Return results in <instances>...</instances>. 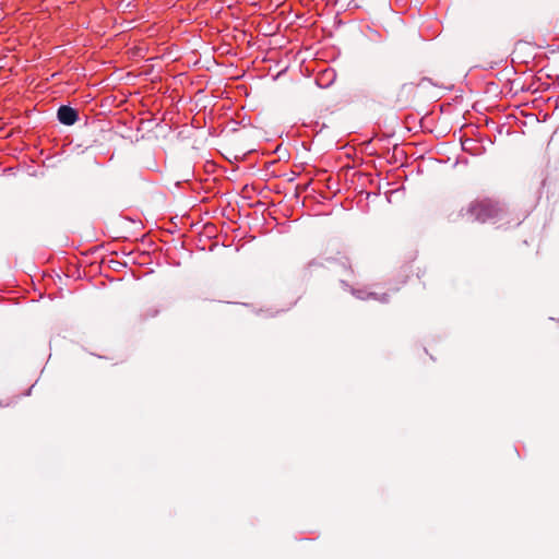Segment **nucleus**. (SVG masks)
<instances>
[{
  "mask_svg": "<svg viewBox=\"0 0 559 559\" xmlns=\"http://www.w3.org/2000/svg\"><path fill=\"white\" fill-rule=\"evenodd\" d=\"M352 294L358 298V299H361V300H367V299H374V300H378L380 302H388L389 301V295L388 294H377L374 292H366L364 289H352L350 290Z\"/></svg>",
  "mask_w": 559,
  "mask_h": 559,
  "instance_id": "nucleus-3",
  "label": "nucleus"
},
{
  "mask_svg": "<svg viewBox=\"0 0 559 559\" xmlns=\"http://www.w3.org/2000/svg\"><path fill=\"white\" fill-rule=\"evenodd\" d=\"M467 213L479 223L509 222V213L498 202L488 198L473 201L468 205Z\"/></svg>",
  "mask_w": 559,
  "mask_h": 559,
  "instance_id": "nucleus-1",
  "label": "nucleus"
},
{
  "mask_svg": "<svg viewBox=\"0 0 559 559\" xmlns=\"http://www.w3.org/2000/svg\"><path fill=\"white\" fill-rule=\"evenodd\" d=\"M57 115L59 121L66 126L74 124L79 118L78 111L70 106H61Z\"/></svg>",
  "mask_w": 559,
  "mask_h": 559,
  "instance_id": "nucleus-2",
  "label": "nucleus"
},
{
  "mask_svg": "<svg viewBox=\"0 0 559 559\" xmlns=\"http://www.w3.org/2000/svg\"><path fill=\"white\" fill-rule=\"evenodd\" d=\"M159 313L157 308H150L143 313L144 319L154 318Z\"/></svg>",
  "mask_w": 559,
  "mask_h": 559,
  "instance_id": "nucleus-4",
  "label": "nucleus"
}]
</instances>
